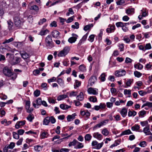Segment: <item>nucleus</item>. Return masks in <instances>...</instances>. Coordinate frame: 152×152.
Wrapping results in <instances>:
<instances>
[{
	"label": "nucleus",
	"instance_id": "obj_37",
	"mask_svg": "<svg viewBox=\"0 0 152 152\" xmlns=\"http://www.w3.org/2000/svg\"><path fill=\"white\" fill-rule=\"evenodd\" d=\"M81 82L80 81H78L77 80H75V82L74 85L75 88L78 87L80 86Z\"/></svg>",
	"mask_w": 152,
	"mask_h": 152
},
{
	"label": "nucleus",
	"instance_id": "obj_8",
	"mask_svg": "<svg viewBox=\"0 0 152 152\" xmlns=\"http://www.w3.org/2000/svg\"><path fill=\"white\" fill-rule=\"evenodd\" d=\"M3 73L6 76H10L12 74L11 69H9L7 67H5L3 69Z\"/></svg>",
	"mask_w": 152,
	"mask_h": 152
},
{
	"label": "nucleus",
	"instance_id": "obj_54",
	"mask_svg": "<svg viewBox=\"0 0 152 152\" xmlns=\"http://www.w3.org/2000/svg\"><path fill=\"white\" fill-rule=\"evenodd\" d=\"M46 19L45 18H43V19H41L38 22V24L39 25H42L44 23L46 22Z\"/></svg>",
	"mask_w": 152,
	"mask_h": 152
},
{
	"label": "nucleus",
	"instance_id": "obj_39",
	"mask_svg": "<svg viewBox=\"0 0 152 152\" xmlns=\"http://www.w3.org/2000/svg\"><path fill=\"white\" fill-rule=\"evenodd\" d=\"M10 76H11V79L14 80L16 79L17 77V74L16 73H12V72L11 75Z\"/></svg>",
	"mask_w": 152,
	"mask_h": 152
},
{
	"label": "nucleus",
	"instance_id": "obj_52",
	"mask_svg": "<svg viewBox=\"0 0 152 152\" xmlns=\"http://www.w3.org/2000/svg\"><path fill=\"white\" fill-rule=\"evenodd\" d=\"M95 37V35L94 34H91L89 37V38L88 40L91 42H93L94 40Z\"/></svg>",
	"mask_w": 152,
	"mask_h": 152
},
{
	"label": "nucleus",
	"instance_id": "obj_15",
	"mask_svg": "<svg viewBox=\"0 0 152 152\" xmlns=\"http://www.w3.org/2000/svg\"><path fill=\"white\" fill-rule=\"evenodd\" d=\"M127 110L125 108H123L120 112L122 116L124 118L126 116L127 114Z\"/></svg>",
	"mask_w": 152,
	"mask_h": 152
},
{
	"label": "nucleus",
	"instance_id": "obj_14",
	"mask_svg": "<svg viewBox=\"0 0 152 152\" xmlns=\"http://www.w3.org/2000/svg\"><path fill=\"white\" fill-rule=\"evenodd\" d=\"M76 115L75 113H73L72 115H69L67 117V120L68 122H70L73 121L75 118Z\"/></svg>",
	"mask_w": 152,
	"mask_h": 152
},
{
	"label": "nucleus",
	"instance_id": "obj_60",
	"mask_svg": "<svg viewBox=\"0 0 152 152\" xmlns=\"http://www.w3.org/2000/svg\"><path fill=\"white\" fill-rule=\"evenodd\" d=\"M140 124L142 126H148V125H149L148 124V123L147 121H141Z\"/></svg>",
	"mask_w": 152,
	"mask_h": 152
},
{
	"label": "nucleus",
	"instance_id": "obj_2",
	"mask_svg": "<svg viewBox=\"0 0 152 152\" xmlns=\"http://www.w3.org/2000/svg\"><path fill=\"white\" fill-rule=\"evenodd\" d=\"M45 42L47 46L51 48L53 47V42L51 35H48L45 38Z\"/></svg>",
	"mask_w": 152,
	"mask_h": 152
},
{
	"label": "nucleus",
	"instance_id": "obj_48",
	"mask_svg": "<svg viewBox=\"0 0 152 152\" xmlns=\"http://www.w3.org/2000/svg\"><path fill=\"white\" fill-rule=\"evenodd\" d=\"M7 146L9 149H13L15 146V143L13 142H11L9 145H7Z\"/></svg>",
	"mask_w": 152,
	"mask_h": 152
},
{
	"label": "nucleus",
	"instance_id": "obj_42",
	"mask_svg": "<svg viewBox=\"0 0 152 152\" xmlns=\"http://www.w3.org/2000/svg\"><path fill=\"white\" fill-rule=\"evenodd\" d=\"M74 12L72 8H69L68 10V12L66 13L67 16H69L70 14L73 15L74 14Z\"/></svg>",
	"mask_w": 152,
	"mask_h": 152
},
{
	"label": "nucleus",
	"instance_id": "obj_56",
	"mask_svg": "<svg viewBox=\"0 0 152 152\" xmlns=\"http://www.w3.org/2000/svg\"><path fill=\"white\" fill-rule=\"evenodd\" d=\"M79 69L80 71L82 72H84L86 70L85 67L82 65L79 66Z\"/></svg>",
	"mask_w": 152,
	"mask_h": 152
},
{
	"label": "nucleus",
	"instance_id": "obj_53",
	"mask_svg": "<svg viewBox=\"0 0 152 152\" xmlns=\"http://www.w3.org/2000/svg\"><path fill=\"white\" fill-rule=\"evenodd\" d=\"M13 138L16 139H18L19 138V134L15 132H13Z\"/></svg>",
	"mask_w": 152,
	"mask_h": 152
},
{
	"label": "nucleus",
	"instance_id": "obj_62",
	"mask_svg": "<svg viewBox=\"0 0 152 152\" xmlns=\"http://www.w3.org/2000/svg\"><path fill=\"white\" fill-rule=\"evenodd\" d=\"M109 121V119H106L104 121H103L100 122V123L103 126V125H105L106 124H107Z\"/></svg>",
	"mask_w": 152,
	"mask_h": 152
},
{
	"label": "nucleus",
	"instance_id": "obj_12",
	"mask_svg": "<svg viewBox=\"0 0 152 152\" xmlns=\"http://www.w3.org/2000/svg\"><path fill=\"white\" fill-rule=\"evenodd\" d=\"M97 80L96 76H91L89 79V82L90 83L91 86L93 85Z\"/></svg>",
	"mask_w": 152,
	"mask_h": 152
},
{
	"label": "nucleus",
	"instance_id": "obj_34",
	"mask_svg": "<svg viewBox=\"0 0 152 152\" xmlns=\"http://www.w3.org/2000/svg\"><path fill=\"white\" fill-rule=\"evenodd\" d=\"M42 147L39 145H37L34 146L35 150L36 151L39 152L41 151L42 149Z\"/></svg>",
	"mask_w": 152,
	"mask_h": 152
},
{
	"label": "nucleus",
	"instance_id": "obj_28",
	"mask_svg": "<svg viewBox=\"0 0 152 152\" xmlns=\"http://www.w3.org/2000/svg\"><path fill=\"white\" fill-rule=\"evenodd\" d=\"M77 140L76 139H74L71 142L69 143L68 145L70 147L72 146H75L77 144Z\"/></svg>",
	"mask_w": 152,
	"mask_h": 152
},
{
	"label": "nucleus",
	"instance_id": "obj_1",
	"mask_svg": "<svg viewBox=\"0 0 152 152\" xmlns=\"http://www.w3.org/2000/svg\"><path fill=\"white\" fill-rule=\"evenodd\" d=\"M14 21L15 25L18 27H20L23 22V19L18 16L14 17Z\"/></svg>",
	"mask_w": 152,
	"mask_h": 152
},
{
	"label": "nucleus",
	"instance_id": "obj_33",
	"mask_svg": "<svg viewBox=\"0 0 152 152\" xmlns=\"http://www.w3.org/2000/svg\"><path fill=\"white\" fill-rule=\"evenodd\" d=\"M93 25L92 23L89 24L88 25L85 26L84 28V30L85 31H87L91 27H93Z\"/></svg>",
	"mask_w": 152,
	"mask_h": 152
},
{
	"label": "nucleus",
	"instance_id": "obj_3",
	"mask_svg": "<svg viewBox=\"0 0 152 152\" xmlns=\"http://www.w3.org/2000/svg\"><path fill=\"white\" fill-rule=\"evenodd\" d=\"M21 60V58L20 57H15L14 56H11L10 60V62L12 65H15L19 63Z\"/></svg>",
	"mask_w": 152,
	"mask_h": 152
},
{
	"label": "nucleus",
	"instance_id": "obj_63",
	"mask_svg": "<svg viewBox=\"0 0 152 152\" xmlns=\"http://www.w3.org/2000/svg\"><path fill=\"white\" fill-rule=\"evenodd\" d=\"M139 145L141 147H144L146 146V142L145 141L141 142L140 143Z\"/></svg>",
	"mask_w": 152,
	"mask_h": 152
},
{
	"label": "nucleus",
	"instance_id": "obj_21",
	"mask_svg": "<svg viewBox=\"0 0 152 152\" xmlns=\"http://www.w3.org/2000/svg\"><path fill=\"white\" fill-rule=\"evenodd\" d=\"M71 106H68L64 104H61L60 105V107L63 110H66L71 107Z\"/></svg>",
	"mask_w": 152,
	"mask_h": 152
},
{
	"label": "nucleus",
	"instance_id": "obj_13",
	"mask_svg": "<svg viewBox=\"0 0 152 152\" xmlns=\"http://www.w3.org/2000/svg\"><path fill=\"white\" fill-rule=\"evenodd\" d=\"M93 137L99 140H101L102 139V136L101 134L98 132L94 133L93 134Z\"/></svg>",
	"mask_w": 152,
	"mask_h": 152
},
{
	"label": "nucleus",
	"instance_id": "obj_4",
	"mask_svg": "<svg viewBox=\"0 0 152 152\" xmlns=\"http://www.w3.org/2000/svg\"><path fill=\"white\" fill-rule=\"evenodd\" d=\"M69 48L68 47H64L63 49L60 51L58 54V57H63L65 56L69 53Z\"/></svg>",
	"mask_w": 152,
	"mask_h": 152
},
{
	"label": "nucleus",
	"instance_id": "obj_11",
	"mask_svg": "<svg viewBox=\"0 0 152 152\" xmlns=\"http://www.w3.org/2000/svg\"><path fill=\"white\" fill-rule=\"evenodd\" d=\"M98 90L97 89L90 88L88 90V92L90 94L96 95L98 94Z\"/></svg>",
	"mask_w": 152,
	"mask_h": 152
},
{
	"label": "nucleus",
	"instance_id": "obj_55",
	"mask_svg": "<svg viewBox=\"0 0 152 152\" xmlns=\"http://www.w3.org/2000/svg\"><path fill=\"white\" fill-rule=\"evenodd\" d=\"M102 126L100 122L94 126L93 127V130H96L98 128H100Z\"/></svg>",
	"mask_w": 152,
	"mask_h": 152
},
{
	"label": "nucleus",
	"instance_id": "obj_35",
	"mask_svg": "<svg viewBox=\"0 0 152 152\" xmlns=\"http://www.w3.org/2000/svg\"><path fill=\"white\" fill-rule=\"evenodd\" d=\"M57 82L60 86H64V82L63 80L60 78L57 79Z\"/></svg>",
	"mask_w": 152,
	"mask_h": 152
},
{
	"label": "nucleus",
	"instance_id": "obj_17",
	"mask_svg": "<svg viewBox=\"0 0 152 152\" xmlns=\"http://www.w3.org/2000/svg\"><path fill=\"white\" fill-rule=\"evenodd\" d=\"M84 147L83 144L81 142H78L77 140V144L75 146L74 148L75 149H81Z\"/></svg>",
	"mask_w": 152,
	"mask_h": 152
},
{
	"label": "nucleus",
	"instance_id": "obj_25",
	"mask_svg": "<svg viewBox=\"0 0 152 152\" xmlns=\"http://www.w3.org/2000/svg\"><path fill=\"white\" fill-rule=\"evenodd\" d=\"M132 133L129 129L125 130L123 132L120 134L121 136H122L125 135H128L130 134H132Z\"/></svg>",
	"mask_w": 152,
	"mask_h": 152
},
{
	"label": "nucleus",
	"instance_id": "obj_46",
	"mask_svg": "<svg viewBox=\"0 0 152 152\" xmlns=\"http://www.w3.org/2000/svg\"><path fill=\"white\" fill-rule=\"evenodd\" d=\"M75 25H72V27L73 29H78L79 28V24L78 22H76L75 23Z\"/></svg>",
	"mask_w": 152,
	"mask_h": 152
},
{
	"label": "nucleus",
	"instance_id": "obj_7",
	"mask_svg": "<svg viewBox=\"0 0 152 152\" xmlns=\"http://www.w3.org/2000/svg\"><path fill=\"white\" fill-rule=\"evenodd\" d=\"M42 99L40 98H38L34 102H33V105L35 108H38L39 106L42 104Z\"/></svg>",
	"mask_w": 152,
	"mask_h": 152
},
{
	"label": "nucleus",
	"instance_id": "obj_49",
	"mask_svg": "<svg viewBox=\"0 0 152 152\" xmlns=\"http://www.w3.org/2000/svg\"><path fill=\"white\" fill-rule=\"evenodd\" d=\"M31 10H34L36 11H38L39 10V7L36 5H34L31 6L30 8Z\"/></svg>",
	"mask_w": 152,
	"mask_h": 152
},
{
	"label": "nucleus",
	"instance_id": "obj_20",
	"mask_svg": "<svg viewBox=\"0 0 152 152\" xmlns=\"http://www.w3.org/2000/svg\"><path fill=\"white\" fill-rule=\"evenodd\" d=\"M60 33L58 31L55 30L52 32V34L53 37L55 38H57L59 36Z\"/></svg>",
	"mask_w": 152,
	"mask_h": 152
},
{
	"label": "nucleus",
	"instance_id": "obj_18",
	"mask_svg": "<svg viewBox=\"0 0 152 152\" xmlns=\"http://www.w3.org/2000/svg\"><path fill=\"white\" fill-rule=\"evenodd\" d=\"M49 32V31L48 29L44 30L42 29L39 33V34L41 36L45 35L47 34Z\"/></svg>",
	"mask_w": 152,
	"mask_h": 152
},
{
	"label": "nucleus",
	"instance_id": "obj_9",
	"mask_svg": "<svg viewBox=\"0 0 152 152\" xmlns=\"http://www.w3.org/2000/svg\"><path fill=\"white\" fill-rule=\"evenodd\" d=\"M142 132H144L146 135H152V133L150 131V125H148L145 127L144 128Z\"/></svg>",
	"mask_w": 152,
	"mask_h": 152
},
{
	"label": "nucleus",
	"instance_id": "obj_16",
	"mask_svg": "<svg viewBox=\"0 0 152 152\" xmlns=\"http://www.w3.org/2000/svg\"><path fill=\"white\" fill-rule=\"evenodd\" d=\"M126 13L129 15L134 13V9L133 8H129L126 10Z\"/></svg>",
	"mask_w": 152,
	"mask_h": 152
},
{
	"label": "nucleus",
	"instance_id": "obj_45",
	"mask_svg": "<svg viewBox=\"0 0 152 152\" xmlns=\"http://www.w3.org/2000/svg\"><path fill=\"white\" fill-rule=\"evenodd\" d=\"M34 118V116L33 115L29 114L27 117V119L30 122H32Z\"/></svg>",
	"mask_w": 152,
	"mask_h": 152
},
{
	"label": "nucleus",
	"instance_id": "obj_43",
	"mask_svg": "<svg viewBox=\"0 0 152 152\" xmlns=\"http://www.w3.org/2000/svg\"><path fill=\"white\" fill-rule=\"evenodd\" d=\"M48 136V133L45 132H43L41 134V137L42 139L46 138Z\"/></svg>",
	"mask_w": 152,
	"mask_h": 152
},
{
	"label": "nucleus",
	"instance_id": "obj_29",
	"mask_svg": "<svg viewBox=\"0 0 152 152\" xmlns=\"http://www.w3.org/2000/svg\"><path fill=\"white\" fill-rule=\"evenodd\" d=\"M1 123L2 124H4L5 126H8L11 123V121H7L6 119H4L3 121H1Z\"/></svg>",
	"mask_w": 152,
	"mask_h": 152
},
{
	"label": "nucleus",
	"instance_id": "obj_23",
	"mask_svg": "<svg viewBox=\"0 0 152 152\" xmlns=\"http://www.w3.org/2000/svg\"><path fill=\"white\" fill-rule=\"evenodd\" d=\"M21 56L23 59H27L29 58L30 55L26 52H24L23 53H20Z\"/></svg>",
	"mask_w": 152,
	"mask_h": 152
},
{
	"label": "nucleus",
	"instance_id": "obj_51",
	"mask_svg": "<svg viewBox=\"0 0 152 152\" xmlns=\"http://www.w3.org/2000/svg\"><path fill=\"white\" fill-rule=\"evenodd\" d=\"M89 100L91 102H95L97 101V99L95 96H90L89 98Z\"/></svg>",
	"mask_w": 152,
	"mask_h": 152
},
{
	"label": "nucleus",
	"instance_id": "obj_31",
	"mask_svg": "<svg viewBox=\"0 0 152 152\" xmlns=\"http://www.w3.org/2000/svg\"><path fill=\"white\" fill-rule=\"evenodd\" d=\"M140 126L137 124H135L131 128L132 130L133 131H137L140 129Z\"/></svg>",
	"mask_w": 152,
	"mask_h": 152
},
{
	"label": "nucleus",
	"instance_id": "obj_32",
	"mask_svg": "<svg viewBox=\"0 0 152 152\" xmlns=\"http://www.w3.org/2000/svg\"><path fill=\"white\" fill-rule=\"evenodd\" d=\"M67 97V96L65 94L59 95L57 97V99L58 101H60L66 98Z\"/></svg>",
	"mask_w": 152,
	"mask_h": 152
},
{
	"label": "nucleus",
	"instance_id": "obj_10",
	"mask_svg": "<svg viewBox=\"0 0 152 152\" xmlns=\"http://www.w3.org/2000/svg\"><path fill=\"white\" fill-rule=\"evenodd\" d=\"M30 102L27 101L26 102L25 108L27 113H30L32 112L33 110L32 108H30Z\"/></svg>",
	"mask_w": 152,
	"mask_h": 152
},
{
	"label": "nucleus",
	"instance_id": "obj_40",
	"mask_svg": "<svg viewBox=\"0 0 152 152\" xmlns=\"http://www.w3.org/2000/svg\"><path fill=\"white\" fill-rule=\"evenodd\" d=\"M104 143L102 142L101 143H99L97 144L96 145L94 148L99 149L101 148L102 146L103 145Z\"/></svg>",
	"mask_w": 152,
	"mask_h": 152
},
{
	"label": "nucleus",
	"instance_id": "obj_47",
	"mask_svg": "<svg viewBox=\"0 0 152 152\" xmlns=\"http://www.w3.org/2000/svg\"><path fill=\"white\" fill-rule=\"evenodd\" d=\"M14 40V39L12 38H11L8 39H6L5 41L2 43L3 44L6 43H8L10 42L13 41Z\"/></svg>",
	"mask_w": 152,
	"mask_h": 152
},
{
	"label": "nucleus",
	"instance_id": "obj_26",
	"mask_svg": "<svg viewBox=\"0 0 152 152\" xmlns=\"http://www.w3.org/2000/svg\"><path fill=\"white\" fill-rule=\"evenodd\" d=\"M7 22L8 25V29L9 30H12V27L13 25V23L10 20H8L7 21Z\"/></svg>",
	"mask_w": 152,
	"mask_h": 152
},
{
	"label": "nucleus",
	"instance_id": "obj_41",
	"mask_svg": "<svg viewBox=\"0 0 152 152\" xmlns=\"http://www.w3.org/2000/svg\"><path fill=\"white\" fill-rule=\"evenodd\" d=\"M102 133L103 135L106 136H107L109 134V132L106 128L103 129Z\"/></svg>",
	"mask_w": 152,
	"mask_h": 152
},
{
	"label": "nucleus",
	"instance_id": "obj_50",
	"mask_svg": "<svg viewBox=\"0 0 152 152\" xmlns=\"http://www.w3.org/2000/svg\"><path fill=\"white\" fill-rule=\"evenodd\" d=\"M138 113L140 117L141 116L142 117H143L146 114V111L144 110H142L139 112Z\"/></svg>",
	"mask_w": 152,
	"mask_h": 152
},
{
	"label": "nucleus",
	"instance_id": "obj_64",
	"mask_svg": "<svg viewBox=\"0 0 152 152\" xmlns=\"http://www.w3.org/2000/svg\"><path fill=\"white\" fill-rule=\"evenodd\" d=\"M77 93L76 92L72 91L70 94L69 96H77Z\"/></svg>",
	"mask_w": 152,
	"mask_h": 152
},
{
	"label": "nucleus",
	"instance_id": "obj_36",
	"mask_svg": "<svg viewBox=\"0 0 152 152\" xmlns=\"http://www.w3.org/2000/svg\"><path fill=\"white\" fill-rule=\"evenodd\" d=\"M106 76V75L105 73H103L101 74L99 78L102 81H104L105 80V77Z\"/></svg>",
	"mask_w": 152,
	"mask_h": 152
},
{
	"label": "nucleus",
	"instance_id": "obj_44",
	"mask_svg": "<svg viewBox=\"0 0 152 152\" xmlns=\"http://www.w3.org/2000/svg\"><path fill=\"white\" fill-rule=\"evenodd\" d=\"M134 74L135 77L138 78L140 77L142 75V73L137 71L134 72Z\"/></svg>",
	"mask_w": 152,
	"mask_h": 152
},
{
	"label": "nucleus",
	"instance_id": "obj_22",
	"mask_svg": "<svg viewBox=\"0 0 152 152\" xmlns=\"http://www.w3.org/2000/svg\"><path fill=\"white\" fill-rule=\"evenodd\" d=\"M76 98L79 101H82L83 100L84 97L83 92H80L79 94L77 96Z\"/></svg>",
	"mask_w": 152,
	"mask_h": 152
},
{
	"label": "nucleus",
	"instance_id": "obj_58",
	"mask_svg": "<svg viewBox=\"0 0 152 152\" xmlns=\"http://www.w3.org/2000/svg\"><path fill=\"white\" fill-rule=\"evenodd\" d=\"M48 102L50 103L55 104L56 100L53 99L52 98L50 97L48 99Z\"/></svg>",
	"mask_w": 152,
	"mask_h": 152
},
{
	"label": "nucleus",
	"instance_id": "obj_57",
	"mask_svg": "<svg viewBox=\"0 0 152 152\" xmlns=\"http://www.w3.org/2000/svg\"><path fill=\"white\" fill-rule=\"evenodd\" d=\"M50 121L52 124H53L55 123L56 122V120L55 118L53 116L49 117Z\"/></svg>",
	"mask_w": 152,
	"mask_h": 152
},
{
	"label": "nucleus",
	"instance_id": "obj_27",
	"mask_svg": "<svg viewBox=\"0 0 152 152\" xmlns=\"http://www.w3.org/2000/svg\"><path fill=\"white\" fill-rule=\"evenodd\" d=\"M49 117L47 116L44 119L43 121V124L47 125H48L50 122Z\"/></svg>",
	"mask_w": 152,
	"mask_h": 152
},
{
	"label": "nucleus",
	"instance_id": "obj_61",
	"mask_svg": "<svg viewBox=\"0 0 152 152\" xmlns=\"http://www.w3.org/2000/svg\"><path fill=\"white\" fill-rule=\"evenodd\" d=\"M115 25L117 27H122L123 26V23L119 22L116 23Z\"/></svg>",
	"mask_w": 152,
	"mask_h": 152
},
{
	"label": "nucleus",
	"instance_id": "obj_19",
	"mask_svg": "<svg viewBox=\"0 0 152 152\" xmlns=\"http://www.w3.org/2000/svg\"><path fill=\"white\" fill-rule=\"evenodd\" d=\"M134 68L135 69H137L139 70H141L143 68V66L142 64L138 63L134 65Z\"/></svg>",
	"mask_w": 152,
	"mask_h": 152
},
{
	"label": "nucleus",
	"instance_id": "obj_38",
	"mask_svg": "<svg viewBox=\"0 0 152 152\" xmlns=\"http://www.w3.org/2000/svg\"><path fill=\"white\" fill-rule=\"evenodd\" d=\"M92 136L89 134H87L85 136L84 138L85 141H90L91 139Z\"/></svg>",
	"mask_w": 152,
	"mask_h": 152
},
{
	"label": "nucleus",
	"instance_id": "obj_30",
	"mask_svg": "<svg viewBox=\"0 0 152 152\" xmlns=\"http://www.w3.org/2000/svg\"><path fill=\"white\" fill-rule=\"evenodd\" d=\"M137 114V112L134 111H131L130 110H129L128 113V116L129 117H131L132 116H135Z\"/></svg>",
	"mask_w": 152,
	"mask_h": 152
},
{
	"label": "nucleus",
	"instance_id": "obj_6",
	"mask_svg": "<svg viewBox=\"0 0 152 152\" xmlns=\"http://www.w3.org/2000/svg\"><path fill=\"white\" fill-rule=\"evenodd\" d=\"M115 73L116 76L120 77L125 75L126 72L125 70L120 69L116 71Z\"/></svg>",
	"mask_w": 152,
	"mask_h": 152
},
{
	"label": "nucleus",
	"instance_id": "obj_24",
	"mask_svg": "<svg viewBox=\"0 0 152 152\" xmlns=\"http://www.w3.org/2000/svg\"><path fill=\"white\" fill-rule=\"evenodd\" d=\"M13 43L14 45L16 47L18 48L21 47L23 45L22 42H14Z\"/></svg>",
	"mask_w": 152,
	"mask_h": 152
},
{
	"label": "nucleus",
	"instance_id": "obj_5",
	"mask_svg": "<svg viewBox=\"0 0 152 152\" xmlns=\"http://www.w3.org/2000/svg\"><path fill=\"white\" fill-rule=\"evenodd\" d=\"M72 37H70L68 39V42L71 44L75 42L78 37L77 35L74 33H72Z\"/></svg>",
	"mask_w": 152,
	"mask_h": 152
},
{
	"label": "nucleus",
	"instance_id": "obj_59",
	"mask_svg": "<svg viewBox=\"0 0 152 152\" xmlns=\"http://www.w3.org/2000/svg\"><path fill=\"white\" fill-rule=\"evenodd\" d=\"M145 50H146L151 49V44L149 43L146 44L145 46Z\"/></svg>",
	"mask_w": 152,
	"mask_h": 152
}]
</instances>
